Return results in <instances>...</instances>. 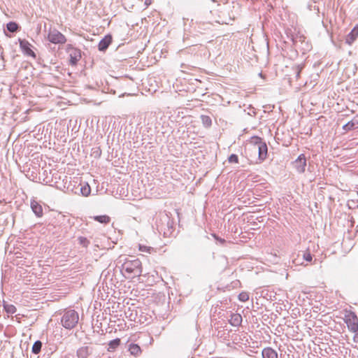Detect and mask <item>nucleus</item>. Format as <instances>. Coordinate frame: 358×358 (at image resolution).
Returning a JSON list of instances; mask_svg holds the SVG:
<instances>
[{
  "label": "nucleus",
  "mask_w": 358,
  "mask_h": 358,
  "mask_svg": "<svg viewBox=\"0 0 358 358\" xmlns=\"http://www.w3.org/2000/svg\"><path fill=\"white\" fill-rule=\"evenodd\" d=\"M117 264H122L120 271L126 273L124 274L126 278H134L142 275V263L135 257H120Z\"/></svg>",
  "instance_id": "f257e3e1"
},
{
  "label": "nucleus",
  "mask_w": 358,
  "mask_h": 358,
  "mask_svg": "<svg viewBox=\"0 0 358 358\" xmlns=\"http://www.w3.org/2000/svg\"><path fill=\"white\" fill-rule=\"evenodd\" d=\"M155 225L157 231L164 237L174 236L173 220L165 212L159 213L156 217Z\"/></svg>",
  "instance_id": "f03ea898"
},
{
  "label": "nucleus",
  "mask_w": 358,
  "mask_h": 358,
  "mask_svg": "<svg viewBox=\"0 0 358 358\" xmlns=\"http://www.w3.org/2000/svg\"><path fill=\"white\" fill-rule=\"evenodd\" d=\"M60 318V324L66 329L71 330L76 327L79 320V315L73 309L64 310Z\"/></svg>",
  "instance_id": "7ed1b4c3"
},
{
  "label": "nucleus",
  "mask_w": 358,
  "mask_h": 358,
  "mask_svg": "<svg viewBox=\"0 0 358 358\" xmlns=\"http://www.w3.org/2000/svg\"><path fill=\"white\" fill-rule=\"evenodd\" d=\"M47 39L55 45H63L66 42V36L56 29H50L48 32Z\"/></svg>",
  "instance_id": "20e7f679"
},
{
  "label": "nucleus",
  "mask_w": 358,
  "mask_h": 358,
  "mask_svg": "<svg viewBox=\"0 0 358 358\" xmlns=\"http://www.w3.org/2000/svg\"><path fill=\"white\" fill-rule=\"evenodd\" d=\"M344 322L351 332H358V317L355 312L348 311L345 315Z\"/></svg>",
  "instance_id": "39448f33"
},
{
  "label": "nucleus",
  "mask_w": 358,
  "mask_h": 358,
  "mask_svg": "<svg viewBox=\"0 0 358 358\" xmlns=\"http://www.w3.org/2000/svg\"><path fill=\"white\" fill-rule=\"evenodd\" d=\"M20 48L22 53L34 59L36 58V54L33 50V45L26 39H18Z\"/></svg>",
  "instance_id": "423d86ee"
},
{
  "label": "nucleus",
  "mask_w": 358,
  "mask_h": 358,
  "mask_svg": "<svg viewBox=\"0 0 358 358\" xmlns=\"http://www.w3.org/2000/svg\"><path fill=\"white\" fill-rule=\"evenodd\" d=\"M307 159L304 154H301L298 157L292 162L293 167L299 173H303L306 171L307 166Z\"/></svg>",
  "instance_id": "0eeeda50"
},
{
  "label": "nucleus",
  "mask_w": 358,
  "mask_h": 358,
  "mask_svg": "<svg viewBox=\"0 0 358 358\" xmlns=\"http://www.w3.org/2000/svg\"><path fill=\"white\" fill-rule=\"evenodd\" d=\"M113 42V36L111 34H108L106 35L99 43L98 44V50L100 52H106V50L108 48L109 45Z\"/></svg>",
  "instance_id": "6e6552de"
},
{
  "label": "nucleus",
  "mask_w": 358,
  "mask_h": 358,
  "mask_svg": "<svg viewBox=\"0 0 358 358\" xmlns=\"http://www.w3.org/2000/svg\"><path fill=\"white\" fill-rule=\"evenodd\" d=\"M94 348L90 346H82L76 351V356L78 358H88L92 355Z\"/></svg>",
  "instance_id": "1a4fd4ad"
},
{
  "label": "nucleus",
  "mask_w": 358,
  "mask_h": 358,
  "mask_svg": "<svg viewBox=\"0 0 358 358\" xmlns=\"http://www.w3.org/2000/svg\"><path fill=\"white\" fill-rule=\"evenodd\" d=\"M30 207L31 210L37 217H41L43 215V210L41 204L35 199L30 201Z\"/></svg>",
  "instance_id": "9d476101"
},
{
  "label": "nucleus",
  "mask_w": 358,
  "mask_h": 358,
  "mask_svg": "<svg viewBox=\"0 0 358 358\" xmlns=\"http://www.w3.org/2000/svg\"><path fill=\"white\" fill-rule=\"evenodd\" d=\"M358 37V24L355 25L352 29L345 36V42L351 45Z\"/></svg>",
  "instance_id": "9b49d317"
},
{
  "label": "nucleus",
  "mask_w": 358,
  "mask_h": 358,
  "mask_svg": "<svg viewBox=\"0 0 358 358\" xmlns=\"http://www.w3.org/2000/svg\"><path fill=\"white\" fill-rule=\"evenodd\" d=\"M81 57V50L78 48L74 49L69 53V64L71 66H76Z\"/></svg>",
  "instance_id": "f8f14e48"
},
{
  "label": "nucleus",
  "mask_w": 358,
  "mask_h": 358,
  "mask_svg": "<svg viewBox=\"0 0 358 358\" xmlns=\"http://www.w3.org/2000/svg\"><path fill=\"white\" fill-rule=\"evenodd\" d=\"M358 128V114L343 126V129L349 131Z\"/></svg>",
  "instance_id": "ddd939ff"
},
{
  "label": "nucleus",
  "mask_w": 358,
  "mask_h": 358,
  "mask_svg": "<svg viewBox=\"0 0 358 358\" xmlns=\"http://www.w3.org/2000/svg\"><path fill=\"white\" fill-rule=\"evenodd\" d=\"M258 149V158L261 162L264 161L267 157L268 146L266 142H264L259 147Z\"/></svg>",
  "instance_id": "4468645a"
},
{
  "label": "nucleus",
  "mask_w": 358,
  "mask_h": 358,
  "mask_svg": "<svg viewBox=\"0 0 358 358\" xmlns=\"http://www.w3.org/2000/svg\"><path fill=\"white\" fill-rule=\"evenodd\" d=\"M229 322L233 327H238L241 324L242 316L239 313H231Z\"/></svg>",
  "instance_id": "2eb2a0df"
},
{
  "label": "nucleus",
  "mask_w": 358,
  "mask_h": 358,
  "mask_svg": "<svg viewBox=\"0 0 358 358\" xmlns=\"http://www.w3.org/2000/svg\"><path fill=\"white\" fill-rule=\"evenodd\" d=\"M262 358H278V352L271 347L264 348L262 351Z\"/></svg>",
  "instance_id": "dca6fc26"
},
{
  "label": "nucleus",
  "mask_w": 358,
  "mask_h": 358,
  "mask_svg": "<svg viewBox=\"0 0 358 358\" xmlns=\"http://www.w3.org/2000/svg\"><path fill=\"white\" fill-rule=\"evenodd\" d=\"M128 351L131 355H133L136 357L140 356L142 353L141 347L138 344L133 343H131L128 345Z\"/></svg>",
  "instance_id": "f3484780"
},
{
  "label": "nucleus",
  "mask_w": 358,
  "mask_h": 358,
  "mask_svg": "<svg viewBox=\"0 0 358 358\" xmlns=\"http://www.w3.org/2000/svg\"><path fill=\"white\" fill-rule=\"evenodd\" d=\"M21 27L15 21H10L6 24V30L10 33H17L20 31Z\"/></svg>",
  "instance_id": "a211bd4d"
},
{
  "label": "nucleus",
  "mask_w": 358,
  "mask_h": 358,
  "mask_svg": "<svg viewBox=\"0 0 358 358\" xmlns=\"http://www.w3.org/2000/svg\"><path fill=\"white\" fill-rule=\"evenodd\" d=\"M121 340L119 338H116L109 341L108 345V352H113L120 345Z\"/></svg>",
  "instance_id": "6ab92c4d"
},
{
  "label": "nucleus",
  "mask_w": 358,
  "mask_h": 358,
  "mask_svg": "<svg viewBox=\"0 0 358 358\" xmlns=\"http://www.w3.org/2000/svg\"><path fill=\"white\" fill-rule=\"evenodd\" d=\"M93 220L103 224H107L110 222V217L106 215H95L93 217Z\"/></svg>",
  "instance_id": "aec40b11"
},
{
  "label": "nucleus",
  "mask_w": 358,
  "mask_h": 358,
  "mask_svg": "<svg viewBox=\"0 0 358 358\" xmlns=\"http://www.w3.org/2000/svg\"><path fill=\"white\" fill-rule=\"evenodd\" d=\"M80 191L83 196H87L91 193V187L87 182L80 183Z\"/></svg>",
  "instance_id": "412c9836"
},
{
  "label": "nucleus",
  "mask_w": 358,
  "mask_h": 358,
  "mask_svg": "<svg viewBox=\"0 0 358 358\" xmlns=\"http://www.w3.org/2000/svg\"><path fill=\"white\" fill-rule=\"evenodd\" d=\"M43 343L40 340L36 341L31 348V352L34 355H38L41 351Z\"/></svg>",
  "instance_id": "4be33fe9"
},
{
  "label": "nucleus",
  "mask_w": 358,
  "mask_h": 358,
  "mask_svg": "<svg viewBox=\"0 0 358 358\" xmlns=\"http://www.w3.org/2000/svg\"><path fill=\"white\" fill-rule=\"evenodd\" d=\"M201 120L204 127L210 128L212 125V119L210 116L202 115H201Z\"/></svg>",
  "instance_id": "5701e85b"
},
{
  "label": "nucleus",
  "mask_w": 358,
  "mask_h": 358,
  "mask_svg": "<svg viewBox=\"0 0 358 358\" xmlns=\"http://www.w3.org/2000/svg\"><path fill=\"white\" fill-rule=\"evenodd\" d=\"M3 310L8 314L12 315V314H14L17 311V309L14 305L6 303L5 301H3Z\"/></svg>",
  "instance_id": "b1692460"
},
{
  "label": "nucleus",
  "mask_w": 358,
  "mask_h": 358,
  "mask_svg": "<svg viewBox=\"0 0 358 358\" xmlns=\"http://www.w3.org/2000/svg\"><path fill=\"white\" fill-rule=\"evenodd\" d=\"M77 241L78 242V244L85 248H87L90 244V241L86 237L84 236L78 237Z\"/></svg>",
  "instance_id": "393cba45"
},
{
  "label": "nucleus",
  "mask_w": 358,
  "mask_h": 358,
  "mask_svg": "<svg viewBox=\"0 0 358 358\" xmlns=\"http://www.w3.org/2000/svg\"><path fill=\"white\" fill-rule=\"evenodd\" d=\"M303 254H302V257H301V259L303 261H306L307 262H311L312 260H313V255L310 252V251L307 250V251H303L302 252Z\"/></svg>",
  "instance_id": "a878e982"
},
{
  "label": "nucleus",
  "mask_w": 358,
  "mask_h": 358,
  "mask_svg": "<svg viewBox=\"0 0 358 358\" xmlns=\"http://www.w3.org/2000/svg\"><path fill=\"white\" fill-rule=\"evenodd\" d=\"M264 142V141H263V139L257 136H254L251 138V143H253L255 146L257 145V147H259V145H261Z\"/></svg>",
  "instance_id": "bb28decb"
},
{
  "label": "nucleus",
  "mask_w": 358,
  "mask_h": 358,
  "mask_svg": "<svg viewBox=\"0 0 358 358\" xmlns=\"http://www.w3.org/2000/svg\"><path fill=\"white\" fill-rule=\"evenodd\" d=\"M238 298L241 301L245 302L249 299V294L243 292L238 294Z\"/></svg>",
  "instance_id": "cd10ccee"
},
{
  "label": "nucleus",
  "mask_w": 358,
  "mask_h": 358,
  "mask_svg": "<svg viewBox=\"0 0 358 358\" xmlns=\"http://www.w3.org/2000/svg\"><path fill=\"white\" fill-rule=\"evenodd\" d=\"M229 163H238V156L236 154H231L228 157Z\"/></svg>",
  "instance_id": "c85d7f7f"
},
{
  "label": "nucleus",
  "mask_w": 358,
  "mask_h": 358,
  "mask_svg": "<svg viewBox=\"0 0 358 358\" xmlns=\"http://www.w3.org/2000/svg\"><path fill=\"white\" fill-rule=\"evenodd\" d=\"M292 263L296 266L302 265L303 264V262L301 259V257H300L299 254L297 255V257L293 259Z\"/></svg>",
  "instance_id": "c756f323"
},
{
  "label": "nucleus",
  "mask_w": 358,
  "mask_h": 358,
  "mask_svg": "<svg viewBox=\"0 0 358 358\" xmlns=\"http://www.w3.org/2000/svg\"><path fill=\"white\" fill-rule=\"evenodd\" d=\"M247 109L248 110V111L247 112L248 115L252 116V117L256 115V110L252 105H250L247 108Z\"/></svg>",
  "instance_id": "7c9ffc66"
},
{
  "label": "nucleus",
  "mask_w": 358,
  "mask_h": 358,
  "mask_svg": "<svg viewBox=\"0 0 358 358\" xmlns=\"http://www.w3.org/2000/svg\"><path fill=\"white\" fill-rule=\"evenodd\" d=\"M139 250L141 252H148L150 253V250H152V248L143 245H139Z\"/></svg>",
  "instance_id": "2f4dec72"
},
{
  "label": "nucleus",
  "mask_w": 358,
  "mask_h": 358,
  "mask_svg": "<svg viewBox=\"0 0 358 358\" xmlns=\"http://www.w3.org/2000/svg\"><path fill=\"white\" fill-rule=\"evenodd\" d=\"M101 155V150L99 148H93V152H92V155L97 158V157H100Z\"/></svg>",
  "instance_id": "473e14b6"
},
{
  "label": "nucleus",
  "mask_w": 358,
  "mask_h": 358,
  "mask_svg": "<svg viewBox=\"0 0 358 358\" xmlns=\"http://www.w3.org/2000/svg\"><path fill=\"white\" fill-rule=\"evenodd\" d=\"M212 236L214 237V238L220 244L223 245L225 243L226 241L225 239L219 237L217 234H213Z\"/></svg>",
  "instance_id": "72a5a7b5"
},
{
  "label": "nucleus",
  "mask_w": 358,
  "mask_h": 358,
  "mask_svg": "<svg viewBox=\"0 0 358 358\" xmlns=\"http://www.w3.org/2000/svg\"><path fill=\"white\" fill-rule=\"evenodd\" d=\"M74 49H78L77 48H75L73 45L71 44H68L66 47V51L69 53H70V52L73 51Z\"/></svg>",
  "instance_id": "f704fd0d"
},
{
  "label": "nucleus",
  "mask_w": 358,
  "mask_h": 358,
  "mask_svg": "<svg viewBox=\"0 0 358 358\" xmlns=\"http://www.w3.org/2000/svg\"><path fill=\"white\" fill-rule=\"evenodd\" d=\"M291 40H292V43H293V45H296V44H297V43H298V40H297V38H295L292 36V38H291Z\"/></svg>",
  "instance_id": "c9c22d12"
},
{
  "label": "nucleus",
  "mask_w": 358,
  "mask_h": 358,
  "mask_svg": "<svg viewBox=\"0 0 358 358\" xmlns=\"http://www.w3.org/2000/svg\"><path fill=\"white\" fill-rule=\"evenodd\" d=\"M151 3V0H145V4L149 6Z\"/></svg>",
  "instance_id": "e433bc0d"
},
{
  "label": "nucleus",
  "mask_w": 358,
  "mask_h": 358,
  "mask_svg": "<svg viewBox=\"0 0 358 358\" xmlns=\"http://www.w3.org/2000/svg\"><path fill=\"white\" fill-rule=\"evenodd\" d=\"M299 41H302V38H304V37H303V36H299Z\"/></svg>",
  "instance_id": "4c0bfd02"
},
{
  "label": "nucleus",
  "mask_w": 358,
  "mask_h": 358,
  "mask_svg": "<svg viewBox=\"0 0 358 358\" xmlns=\"http://www.w3.org/2000/svg\"><path fill=\"white\" fill-rule=\"evenodd\" d=\"M354 348L358 350V348L357 346H355Z\"/></svg>",
  "instance_id": "58836bf2"
},
{
  "label": "nucleus",
  "mask_w": 358,
  "mask_h": 358,
  "mask_svg": "<svg viewBox=\"0 0 358 358\" xmlns=\"http://www.w3.org/2000/svg\"><path fill=\"white\" fill-rule=\"evenodd\" d=\"M211 1H213V2H215V0H211Z\"/></svg>",
  "instance_id": "ea45409f"
},
{
  "label": "nucleus",
  "mask_w": 358,
  "mask_h": 358,
  "mask_svg": "<svg viewBox=\"0 0 358 358\" xmlns=\"http://www.w3.org/2000/svg\"><path fill=\"white\" fill-rule=\"evenodd\" d=\"M357 207H358V205H357Z\"/></svg>",
  "instance_id": "a19ab883"
}]
</instances>
